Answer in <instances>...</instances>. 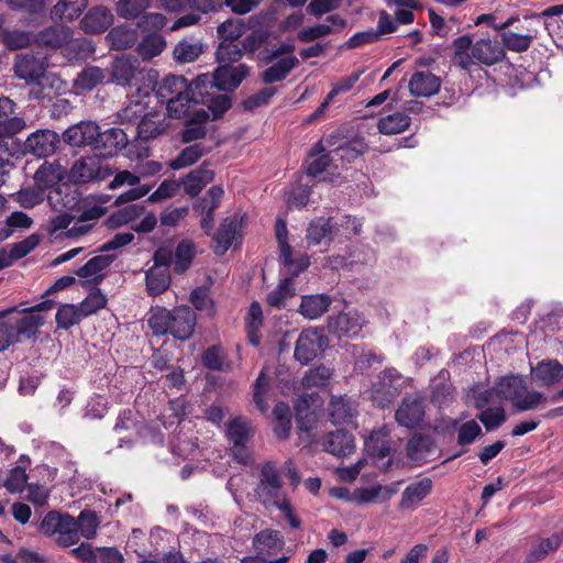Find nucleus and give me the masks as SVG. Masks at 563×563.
I'll return each instance as SVG.
<instances>
[{
    "instance_id": "obj_1",
    "label": "nucleus",
    "mask_w": 563,
    "mask_h": 563,
    "mask_svg": "<svg viewBox=\"0 0 563 563\" xmlns=\"http://www.w3.org/2000/svg\"><path fill=\"white\" fill-rule=\"evenodd\" d=\"M156 71H147L146 79L148 80L150 89L154 91L157 102L165 106L166 111L170 118L180 119L186 117L190 110L199 103L198 95L194 82L183 76L168 75L161 82L156 84Z\"/></svg>"
},
{
    "instance_id": "obj_2",
    "label": "nucleus",
    "mask_w": 563,
    "mask_h": 563,
    "mask_svg": "<svg viewBox=\"0 0 563 563\" xmlns=\"http://www.w3.org/2000/svg\"><path fill=\"white\" fill-rule=\"evenodd\" d=\"M452 60L463 70H471L473 66H493L501 62L506 54L504 47L496 38H474L473 34L457 36L452 42Z\"/></svg>"
},
{
    "instance_id": "obj_3",
    "label": "nucleus",
    "mask_w": 563,
    "mask_h": 563,
    "mask_svg": "<svg viewBox=\"0 0 563 563\" xmlns=\"http://www.w3.org/2000/svg\"><path fill=\"white\" fill-rule=\"evenodd\" d=\"M147 323L156 336L170 334L176 340L186 341L195 331L197 316L188 306H178L172 310L157 307L152 310Z\"/></svg>"
},
{
    "instance_id": "obj_4",
    "label": "nucleus",
    "mask_w": 563,
    "mask_h": 563,
    "mask_svg": "<svg viewBox=\"0 0 563 563\" xmlns=\"http://www.w3.org/2000/svg\"><path fill=\"white\" fill-rule=\"evenodd\" d=\"M294 51L295 44L284 42L261 54L260 65L267 66L260 75L263 84L282 82L299 66L300 62Z\"/></svg>"
},
{
    "instance_id": "obj_5",
    "label": "nucleus",
    "mask_w": 563,
    "mask_h": 563,
    "mask_svg": "<svg viewBox=\"0 0 563 563\" xmlns=\"http://www.w3.org/2000/svg\"><path fill=\"white\" fill-rule=\"evenodd\" d=\"M40 529L46 536H55L56 542L65 548L79 541L78 525H76V519L68 514L49 511L43 518Z\"/></svg>"
},
{
    "instance_id": "obj_6",
    "label": "nucleus",
    "mask_w": 563,
    "mask_h": 563,
    "mask_svg": "<svg viewBox=\"0 0 563 563\" xmlns=\"http://www.w3.org/2000/svg\"><path fill=\"white\" fill-rule=\"evenodd\" d=\"M328 345L329 341L322 329H305L296 341L294 357L301 365H308L319 357Z\"/></svg>"
},
{
    "instance_id": "obj_7",
    "label": "nucleus",
    "mask_w": 563,
    "mask_h": 563,
    "mask_svg": "<svg viewBox=\"0 0 563 563\" xmlns=\"http://www.w3.org/2000/svg\"><path fill=\"white\" fill-rule=\"evenodd\" d=\"M112 174L109 166L102 165L99 156H86L76 161L69 170L70 179L76 184L101 181Z\"/></svg>"
},
{
    "instance_id": "obj_8",
    "label": "nucleus",
    "mask_w": 563,
    "mask_h": 563,
    "mask_svg": "<svg viewBox=\"0 0 563 563\" xmlns=\"http://www.w3.org/2000/svg\"><path fill=\"white\" fill-rule=\"evenodd\" d=\"M47 68V58L33 53L18 55L13 64L14 75L27 85L40 86Z\"/></svg>"
},
{
    "instance_id": "obj_9",
    "label": "nucleus",
    "mask_w": 563,
    "mask_h": 563,
    "mask_svg": "<svg viewBox=\"0 0 563 563\" xmlns=\"http://www.w3.org/2000/svg\"><path fill=\"white\" fill-rule=\"evenodd\" d=\"M54 305L53 300H43L34 306L21 308L19 311L26 314L13 323V331H16V341L19 342L21 336L26 339L35 336L38 329L44 324V318L38 312L51 310Z\"/></svg>"
},
{
    "instance_id": "obj_10",
    "label": "nucleus",
    "mask_w": 563,
    "mask_h": 563,
    "mask_svg": "<svg viewBox=\"0 0 563 563\" xmlns=\"http://www.w3.org/2000/svg\"><path fill=\"white\" fill-rule=\"evenodd\" d=\"M282 481L273 463L267 462L261 468L260 483L255 489L257 499L266 507H272L279 500Z\"/></svg>"
},
{
    "instance_id": "obj_11",
    "label": "nucleus",
    "mask_w": 563,
    "mask_h": 563,
    "mask_svg": "<svg viewBox=\"0 0 563 563\" xmlns=\"http://www.w3.org/2000/svg\"><path fill=\"white\" fill-rule=\"evenodd\" d=\"M139 78L145 79L140 60L132 55L117 56L111 64V81L123 87L134 85Z\"/></svg>"
},
{
    "instance_id": "obj_12",
    "label": "nucleus",
    "mask_w": 563,
    "mask_h": 563,
    "mask_svg": "<svg viewBox=\"0 0 563 563\" xmlns=\"http://www.w3.org/2000/svg\"><path fill=\"white\" fill-rule=\"evenodd\" d=\"M525 386L526 384L520 376L503 377L493 388L483 393L482 397L477 399V407H483L495 396L500 399L508 400L512 406H515L521 395V391H525Z\"/></svg>"
},
{
    "instance_id": "obj_13",
    "label": "nucleus",
    "mask_w": 563,
    "mask_h": 563,
    "mask_svg": "<svg viewBox=\"0 0 563 563\" xmlns=\"http://www.w3.org/2000/svg\"><path fill=\"white\" fill-rule=\"evenodd\" d=\"M327 23H314L301 27L296 38L301 43H312L319 38L329 36L346 27L347 21L340 14H330L325 19Z\"/></svg>"
},
{
    "instance_id": "obj_14",
    "label": "nucleus",
    "mask_w": 563,
    "mask_h": 563,
    "mask_svg": "<svg viewBox=\"0 0 563 563\" xmlns=\"http://www.w3.org/2000/svg\"><path fill=\"white\" fill-rule=\"evenodd\" d=\"M60 136L55 131L44 129L31 133L25 143V150L37 157H47L56 153Z\"/></svg>"
},
{
    "instance_id": "obj_15",
    "label": "nucleus",
    "mask_w": 563,
    "mask_h": 563,
    "mask_svg": "<svg viewBox=\"0 0 563 563\" xmlns=\"http://www.w3.org/2000/svg\"><path fill=\"white\" fill-rule=\"evenodd\" d=\"M250 75V67L246 64L220 65L213 73L212 84L218 90L233 91Z\"/></svg>"
},
{
    "instance_id": "obj_16",
    "label": "nucleus",
    "mask_w": 563,
    "mask_h": 563,
    "mask_svg": "<svg viewBox=\"0 0 563 563\" xmlns=\"http://www.w3.org/2000/svg\"><path fill=\"white\" fill-rule=\"evenodd\" d=\"M168 128V121L165 112L148 108L143 119H141L135 129L136 137L142 141H150L162 135Z\"/></svg>"
},
{
    "instance_id": "obj_17",
    "label": "nucleus",
    "mask_w": 563,
    "mask_h": 563,
    "mask_svg": "<svg viewBox=\"0 0 563 563\" xmlns=\"http://www.w3.org/2000/svg\"><path fill=\"white\" fill-rule=\"evenodd\" d=\"M518 32L511 31L508 29H504V31L499 34L500 35V45L505 49H508L510 52L515 53H523L527 52L533 41L538 36L537 29L533 27H525L523 25H517L516 26Z\"/></svg>"
},
{
    "instance_id": "obj_18",
    "label": "nucleus",
    "mask_w": 563,
    "mask_h": 563,
    "mask_svg": "<svg viewBox=\"0 0 563 563\" xmlns=\"http://www.w3.org/2000/svg\"><path fill=\"white\" fill-rule=\"evenodd\" d=\"M98 136V124L92 121H80L68 126L63 133V141L71 147L95 146Z\"/></svg>"
},
{
    "instance_id": "obj_19",
    "label": "nucleus",
    "mask_w": 563,
    "mask_h": 563,
    "mask_svg": "<svg viewBox=\"0 0 563 563\" xmlns=\"http://www.w3.org/2000/svg\"><path fill=\"white\" fill-rule=\"evenodd\" d=\"M423 399L418 395H406L395 413L396 421L406 428L417 427L423 419Z\"/></svg>"
},
{
    "instance_id": "obj_20",
    "label": "nucleus",
    "mask_w": 563,
    "mask_h": 563,
    "mask_svg": "<svg viewBox=\"0 0 563 563\" xmlns=\"http://www.w3.org/2000/svg\"><path fill=\"white\" fill-rule=\"evenodd\" d=\"M151 99L152 95L150 91H143L141 88H137L130 102L118 112V123L122 125H137L139 121L143 119V114L148 110Z\"/></svg>"
},
{
    "instance_id": "obj_21",
    "label": "nucleus",
    "mask_w": 563,
    "mask_h": 563,
    "mask_svg": "<svg viewBox=\"0 0 563 563\" xmlns=\"http://www.w3.org/2000/svg\"><path fill=\"white\" fill-rule=\"evenodd\" d=\"M128 144V133L120 128H109L100 131L98 125V136L93 148L100 151L102 156H113Z\"/></svg>"
},
{
    "instance_id": "obj_22",
    "label": "nucleus",
    "mask_w": 563,
    "mask_h": 563,
    "mask_svg": "<svg viewBox=\"0 0 563 563\" xmlns=\"http://www.w3.org/2000/svg\"><path fill=\"white\" fill-rule=\"evenodd\" d=\"M364 325V319L357 311H346L329 319L330 330L339 336H357Z\"/></svg>"
},
{
    "instance_id": "obj_23",
    "label": "nucleus",
    "mask_w": 563,
    "mask_h": 563,
    "mask_svg": "<svg viewBox=\"0 0 563 563\" xmlns=\"http://www.w3.org/2000/svg\"><path fill=\"white\" fill-rule=\"evenodd\" d=\"M15 103L8 97H0V139L12 137L26 128L25 120L10 117L14 113Z\"/></svg>"
},
{
    "instance_id": "obj_24",
    "label": "nucleus",
    "mask_w": 563,
    "mask_h": 563,
    "mask_svg": "<svg viewBox=\"0 0 563 563\" xmlns=\"http://www.w3.org/2000/svg\"><path fill=\"white\" fill-rule=\"evenodd\" d=\"M433 483L431 478L423 477L419 481L410 483L402 492L399 501V508L406 510H415L420 503L431 494Z\"/></svg>"
},
{
    "instance_id": "obj_25",
    "label": "nucleus",
    "mask_w": 563,
    "mask_h": 563,
    "mask_svg": "<svg viewBox=\"0 0 563 563\" xmlns=\"http://www.w3.org/2000/svg\"><path fill=\"white\" fill-rule=\"evenodd\" d=\"M397 493V488L389 485L375 484L369 487L356 488L351 495V503L357 506L366 504L384 503Z\"/></svg>"
},
{
    "instance_id": "obj_26",
    "label": "nucleus",
    "mask_w": 563,
    "mask_h": 563,
    "mask_svg": "<svg viewBox=\"0 0 563 563\" xmlns=\"http://www.w3.org/2000/svg\"><path fill=\"white\" fill-rule=\"evenodd\" d=\"M115 260V255L102 254L90 258L85 265L75 273L84 279L85 283L98 285L103 279V271L107 269Z\"/></svg>"
},
{
    "instance_id": "obj_27",
    "label": "nucleus",
    "mask_w": 563,
    "mask_h": 563,
    "mask_svg": "<svg viewBox=\"0 0 563 563\" xmlns=\"http://www.w3.org/2000/svg\"><path fill=\"white\" fill-rule=\"evenodd\" d=\"M531 376L538 385L551 387L563 378V365L558 360H543L531 368Z\"/></svg>"
},
{
    "instance_id": "obj_28",
    "label": "nucleus",
    "mask_w": 563,
    "mask_h": 563,
    "mask_svg": "<svg viewBox=\"0 0 563 563\" xmlns=\"http://www.w3.org/2000/svg\"><path fill=\"white\" fill-rule=\"evenodd\" d=\"M356 402L347 395L332 396L329 402V417L333 424L349 423L356 416Z\"/></svg>"
},
{
    "instance_id": "obj_29",
    "label": "nucleus",
    "mask_w": 563,
    "mask_h": 563,
    "mask_svg": "<svg viewBox=\"0 0 563 563\" xmlns=\"http://www.w3.org/2000/svg\"><path fill=\"white\" fill-rule=\"evenodd\" d=\"M409 91L415 97H431L441 87V80L429 70L416 71L408 82Z\"/></svg>"
},
{
    "instance_id": "obj_30",
    "label": "nucleus",
    "mask_w": 563,
    "mask_h": 563,
    "mask_svg": "<svg viewBox=\"0 0 563 563\" xmlns=\"http://www.w3.org/2000/svg\"><path fill=\"white\" fill-rule=\"evenodd\" d=\"M269 36V31L264 29H256L243 35L240 41L242 52H244V55H246L250 59H255L260 65L261 54L271 49L267 47Z\"/></svg>"
},
{
    "instance_id": "obj_31",
    "label": "nucleus",
    "mask_w": 563,
    "mask_h": 563,
    "mask_svg": "<svg viewBox=\"0 0 563 563\" xmlns=\"http://www.w3.org/2000/svg\"><path fill=\"white\" fill-rule=\"evenodd\" d=\"M332 305V298L327 294L301 296L298 312L308 320L321 318Z\"/></svg>"
},
{
    "instance_id": "obj_32",
    "label": "nucleus",
    "mask_w": 563,
    "mask_h": 563,
    "mask_svg": "<svg viewBox=\"0 0 563 563\" xmlns=\"http://www.w3.org/2000/svg\"><path fill=\"white\" fill-rule=\"evenodd\" d=\"M73 31L64 25H53L41 30L35 36L34 42L38 46L48 48H60L71 38Z\"/></svg>"
},
{
    "instance_id": "obj_33",
    "label": "nucleus",
    "mask_w": 563,
    "mask_h": 563,
    "mask_svg": "<svg viewBox=\"0 0 563 563\" xmlns=\"http://www.w3.org/2000/svg\"><path fill=\"white\" fill-rule=\"evenodd\" d=\"M323 448L334 456H346L354 452V437L342 429L329 432L323 441Z\"/></svg>"
},
{
    "instance_id": "obj_34",
    "label": "nucleus",
    "mask_w": 563,
    "mask_h": 563,
    "mask_svg": "<svg viewBox=\"0 0 563 563\" xmlns=\"http://www.w3.org/2000/svg\"><path fill=\"white\" fill-rule=\"evenodd\" d=\"M113 22V15L109 9L99 5L91 8L82 18L81 26L87 33L100 34L108 30Z\"/></svg>"
},
{
    "instance_id": "obj_35",
    "label": "nucleus",
    "mask_w": 563,
    "mask_h": 563,
    "mask_svg": "<svg viewBox=\"0 0 563 563\" xmlns=\"http://www.w3.org/2000/svg\"><path fill=\"white\" fill-rule=\"evenodd\" d=\"M110 48L123 51L133 47L139 40L137 27L121 24L112 27L106 36Z\"/></svg>"
},
{
    "instance_id": "obj_36",
    "label": "nucleus",
    "mask_w": 563,
    "mask_h": 563,
    "mask_svg": "<svg viewBox=\"0 0 563 563\" xmlns=\"http://www.w3.org/2000/svg\"><path fill=\"white\" fill-rule=\"evenodd\" d=\"M252 545L257 554L271 555L276 551H280L285 545V541L278 530L264 529L254 536Z\"/></svg>"
},
{
    "instance_id": "obj_37",
    "label": "nucleus",
    "mask_w": 563,
    "mask_h": 563,
    "mask_svg": "<svg viewBox=\"0 0 563 563\" xmlns=\"http://www.w3.org/2000/svg\"><path fill=\"white\" fill-rule=\"evenodd\" d=\"M335 224L332 218H316L308 224L306 233L307 243L316 246L325 240L330 241L333 236Z\"/></svg>"
},
{
    "instance_id": "obj_38",
    "label": "nucleus",
    "mask_w": 563,
    "mask_h": 563,
    "mask_svg": "<svg viewBox=\"0 0 563 563\" xmlns=\"http://www.w3.org/2000/svg\"><path fill=\"white\" fill-rule=\"evenodd\" d=\"M319 400L317 393L302 394L295 404L296 420L301 431H309L316 421V413L311 410V405Z\"/></svg>"
},
{
    "instance_id": "obj_39",
    "label": "nucleus",
    "mask_w": 563,
    "mask_h": 563,
    "mask_svg": "<svg viewBox=\"0 0 563 563\" xmlns=\"http://www.w3.org/2000/svg\"><path fill=\"white\" fill-rule=\"evenodd\" d=\"M362 71H355L344 78L339 79L331 86V90L325 96L324 100L321 104L312 113L311 118H318L323 114L329 104L333 101V99L340 93H346L353 89L355 84L360 80Z\"/></svg>"
},
{
    "instance_id": "obj_40",
    "label": "nucleus",
    "mask_w": 563,
    "mask_h": 563,
    "mask_svg": "<svg viewBox=\"0 0 563 563\" xmlns=\"http://www.w3.org/2000/svg\"><path fill=\"white\" fill-rule=\"evenodd\" d=\"M166 40L159 32L146 33L137 43L136 53L143 59L150 60L161 55L166 48Z\"/></svg>"
},
{
    "instance_id": "obj_41",
    "label": "nucleus",
    "mask_w": 563,
    "mask_h": 563,
    "mask_svg": "<svg viewBox=\"0 0 563 563\" xmlns=\"http://www.w3.org/2000/svg\"><path fill=\"white\" fill-rule=\"evenodd\" d=\"M295 283L292 277H285L279 280L277 286L266 296V302L269 307L282 310L287 301L296 296Z\"/></svg>"
},
{
    "instance_id": "obj_42",
    "label": "nucleus",
    "mask_w": 563,
    "mask_h": 563,
    "mask_svg": "<svg viewBox=\"0 0 563 563\" xmlns=\"http://www.w3.org/2000/svg\"><path fill=\"white\" fill-rule=\"evenodd\" d=\"M332 158L330 157L322 141L317 142L311 148L309 156L305 163L306 173L308 176L316 177L322 174L330 165Z\"/></svg>"
},
{
    "instance_id": "obj_43",
    "label": "nucleus",
    "mask_w": 563,
    "mask_h": 563,
    "mask_svg": "<svg viewBox=\"0 0 563 563\" xmlns=\"http://www.w3.org/2000/svg\"><path fill=\"white\" fill-rule=\"evenodd\" d=\"M563 543V533H554L548 538L536 541L528 555L527 562L534 563L544 560L550 553L555 552Z\"/></svg>"
},
{
    "instance_id": "obj_44",
    "label": "nucleus",
    "mask_w": 563,
    "mask_h": 563,
    "mask_svg": "<svg viewBox=\"0 0 563 563\" xmlns=\"http://www.w3.org/2000/svg\"><path fill=\"white\" fill-rule=\"evenodd\" d=\"M202 53L203 45L201 41L192 36L183 38L173 49L175 60L181 64L195 62Z\"/></svg>"
},
{
    "instance_id": "obj_45",
    "label": "nucleus",
    "mask_w": 563,
    "mask_h": 563,
    "mask_svg": "<svg viewBox=\"0 0 563 563\" xmlns=\"http://www.w3.org/2000/svg\"><path fill=\"white\" fill-rule=\"evenodd\" d=\"M389 430L383 427L378 430H373L365 439V448L367 452L375 457L384 459L390 454L389 445Z\"/></svg>"
},
{
    "instance_id": "obj_46",
    "label": "nucleus",
    "mask_w": 563,
    "mask_h": 563,
    "mask_svg": "<svg viewBox=\"0 0 563 563\" xmlns=\"http://www.w3.org/2000/svg\"><path fill=\"white\" fill-rule=\"evenodd\" d=\"M213 170L207 168L203 164L198 168L191 170L183 179L185 191L192 197L197 196L207 184L213 180Z\"/></svg>"
},
{
    "instance_id": "obj_47",
    "label": "nucleus",
    "mask_w": 563,
    "mask_h": 563,
    "mask_svg": "<svg viewBox=\"0 0 563 563\" xmlns=\"http://www.w3.org/2000/svg\"><path fill=\"white\" fill-rule=\"evenodd\" d=\"M368 148L363 137L354 136L343 141L334 150V155L342 162L351 163L362 156Z\"/></svg>"
},
{
    "instance_id": "obj_48",
    "label": "nucleus",
    "mask_w": 563,
    "mask_h": 563,
    "mask_svg": "<svg viewBox=\"0 0 563 563\" xmlns=\"http://www.w3.org/2000/svg\"><path fill=\"white\" fill-rule=\"evenodd\" d=\"M87 5V0H59L52 9V16L70 22L78 19Z\"/></svg>"
},
{
    "instance_id": "obj_49",
    "label": "nucleus",
    "mask_w": 563,
    "mask_h": 563,
    "mask_svg": "<svg viewBox=\"0 0 563 563\" xmlns=\"http://www.w3.org/2000/svg\"><path fill=\"white\" fill-rule=\"evenodd\" d=\"M196 255V246L190 240H181L173 253V269L177 274H183L191 266Z\"/></svg>"
},
{
    "instance_id": "obj_50",
    "label": "nucleus",
    "mask_w": 563,
    "mask_h": 563,
    "mask_svg": "<svg viewBox=\"0 0 563 563\" xmlns=\"http://www.w3.org/2000/svg\"><path fill=\"white\" fill-rule=\"evenodd\" d=\"M146 288L151 296H158L168 289L170 275L164 266H153L146 272Z\"/></svg>"
},
{
    "instance_id": "obj_51",
    "label": "nucleus",
    "mask_w": 563,
    "mask_h": 563,
    "mask_svg": "<svg viewBox=\"0 0 563 563\" xmlns=\"http://www.w3.org/2000/svg\"><path fill=\"white\" fill-rule=\"evenodd\" d=\"M209 119V113L205 110L194 112V118L187 121L184 130L181 131V141L190 143L192 141L201 140L206 136L207 131L205 122Z\"/></svg>"
},
{
    "instance_id": "obj_52",
    "label": "nucleus",
    "mask_w": 563,
    "mask_h": 563,
    "mask_svg": "<svg viewBox=\"0 0 563 563\" xmlns=\"http://www.w3.org/2000/svg\"><path fill=\"white\" fill-rule=\"evenodd\" d=\"M238 224L233 218H225L220 224L213 241L216 243L214 251L217 254H224L233 243Z\"/></svg>"
},
{
    "instance_id": "obj_53",
    "label": "nucleus",
    "mask_w": 563,
    "mask_h": 563,
    "mask_svg": "<svg viewBox=\"0 0 563 563\" xmlns=\"http://www.w3.org/2000/svg\"><path fill=\"white\" fill-rule=\"evenodd\" d=\"M410 122L411 119L407 114L395 112L382 117L377 122V129L385 135L399 134L409 128Z\"/></svg>"
},
{
    "instance_id": "obj_54",
    "label": "nucleus",
    "mask_w": 563,
    "mask_h": 563,
    "mask_svg": "<svg viewBox=\"0 0 563 563\" xmlns=\"http://www.w3.org/2000/svg\"><path fill=\"white\" fill-rule=\"evenodd\" d=\"M208 150L201 143H195L186 146L174 159L170 161L169 166L174 170L186 168L197 163Z\"/></svg>"
},
{
    "instance_id": "obj_55",
    "label": "nucleus",
    "mask_w": 563,
    "mask_h": 563,
    "mask_svg": "<svg viewBox=\"0 0 563 563\" xmlns=\"http://www.w3.org/2000/svg\"><path fill=\"white\" fill-rule=\"evenodd\" d=\"M104 71L98 66H87L74 80V88L80 91H91L104 79Z\"/></svg>"
},
{
    "instance_id": "obj_56",
    "label": "nucleus",
    "mask_w": 563,
    "mask_h": 563,
    "mask_svg": "<svg viewBox=\"0 0 563 563\" xmlns=\"http://www.w3.org/2000/svg\"><path fill=\"white\" fill-rule=\"evenodd\" d=\"M433 442L428 437H413L407 443L406 450L408 457L417 462L418 464H422L428 460V455L432 450Z\"/></svg>"
},
{
    "instance_id": "obj_57",
    "label": "nucleus",
    "mask_w": 563,
    "mask_h": 563,
    "mask_svg": "<svg viewBox=\"0 0 563 563\" xmlns=\"http://www.w3.org/2000/svg\"><path fill=\"white\" fill-rule=\"evenodd\" d=\"M227 437L232 444H246L252 437L251 423L242 417L232 419L227 426Z\"/></svg>"
},
{
    "instance_id": "obj_58",
    "label": "nucleus",
    "mask_w": 563,
    "mask_h": 563,
    "mask_svg": "<svg viewBox=\"0 0 563 563\" xmlns=\"http://www.w3.org/2000/svg\"><path fill=\"white\" fill-rule=\"evenodd\" d=\"M143 211L144 207L140 203L128 205L112 212L107 219V224L111 229H117L135 220Z\"/></svg>"
},
{
    "instance_id": "obj_59",
    "label": "nucleus",
    "mask_w": 563,
    "mask_h": 563,
    "mask_svg": "<svg viewBox=\"0 0 563 563\" xmlns=\"http://www.w3.org/2000/svg\"><path fill=\"white\" fill-rule=\"evenodd\" d=\"M40 243V238L36 234L29 235L23 241L14 243L11 246L10 252L4 250L0 251V254L7 256L8 267L12 265L13 261L23 258L31 253Z\"/></svg>"
},
{
    "instance_id": "obj_60",
    "label": "nucleus",
    "mask_w": 563,
    "mask_h": 563,
    "mask_svg": "<svg viewBox=\"0 0 563 563\" xmlns=\"http://www.w3.org/2000/svg\"><path fill=\"white\" fill-rule=\"evenodd\" d=\"M477 419L483 423L486 431H495L507 420L506 411L503 407H488L477 415Z\"/></svg>"
},
{
    "instance_id": "obj_61",
    "label": "nucleus",
    "mask_w": 563,
    "mask_h": 563,
    "mask_svg": "<svg viewBox=\"0 0 563 563\" xmlns=\"http://www.w3.org/2000/svg\"><path fill=\"white\" fill-rule=\"evenodd\" d=\"M399 385L383 384L377 382L373 384L372 399L382 408L389 406L393 400L399 395Z\"/></svg>"
},
{
    "instance_id": "obj_62",
    "label": "nucleus",
    "mask_w": 563,
    "mask_h": 563,
    "mask_svg": "<svg viewBox=\"0 0 563 563\" xmlns=\"http://www.w3.org/2000/svg\"><path fill=\"white\" fill-rule=\"evenodd\" d=\"M150 0H118L117 14L123 19H135L150 8Z\"/></svg>"
},
{
    "instance_id": "obj_63",
    "label": "nucleus",
    "mask_w": 563,
    "mask_h": 563,
    "mask_svg": "<svg viewBox=\"0 0 563 563\" xmlns=\"http://www.w3.org/2000/svg\"><path fill=\"white\" fill-rule=\"evenodd\" d=\"M84 317L77 305H62L55 316L58 328L68 330L78 324Z\"/></svg>"
},
{
    "instance_id": "obj_64",
    "label": "nucleus",
    "mask_w": 563,
    "mask_h": 563,
    "mask_svg": "<svg viewBox=\"0 0 563 563\" xmlns=\"http://www.w3.org/2000/svg\"><path fill=\"white\" fill-rule=\"evenodd\" d=\"M216 56L220 65H232L244 56V52L240 43L228 41L219 44Z\"/></svg>"
}]
</instances>
